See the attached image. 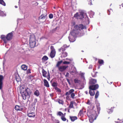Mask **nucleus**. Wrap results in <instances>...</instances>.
<instances>
[{
    "instance_id": "f257e3e1",
    "label": "nucleus",
    "mask_w": 123,
    "mask_h": 123,
    "mask_svg": "<svg viewBox=\"0 0 123 123\" xmlns=\"http://www.w3.org/2000/svg\"><path fill=\"white\" fill-rule=\"evenodd\" d=\"M86 29V27L82 24L75 25L73 30L71 32L68 37L69 40L71 42H73L76 40V34L80 32V31L83 29Z\"/></svg>"
},
{
    "instance_id": "f03ea898",
    "label": "nucleus",
    "mask_w": 123,
    "mask_h": 123,
    "mask_svg": "<svg viewBox=\"0 0 123 123\" xmlns=\"http://www.w3.org/2000/svg\"><path fill=\"white\" fill-rule=\"evenodd\" d=\"M96 107L97 110V113L95 111L91 110L90 111L87 112V115L89 117V121L91 123H92L94 120H95L98 116V114H99L100 110V105L98 103L96 104Z\"/></svg>"
},
{
    "instance_id": "7ed1b4c3",
    "label": "nucleus",
    "mask_w": 123,
    "mask_h": 123,
    "mask_svg": "<svg viewBox=\"0 0 123 123\" xmlns=\"http://www.w3.org/2000/svg\"><path fill=\"white\" fill-rule=\"evenodd\" d=\"M19 91L22 94L23 98L25 100L26 96H30L31 93L30 89L24 85L21 86L20 87Z\"/></svg>"
},
{
    "instance_id": "20e7f679",
    "label": "nucleus",
    "mask_w": 123,
    "mask_h": 123,
    "mask_svg": "<svg viewBox=\"0 0 123 123\" xmlns=\"http://www.w3.org/2000/svg\"><path fill=\"white\" fill-rule=\"evenodd\" d=\"M12 37V32L9 33L6 36L5 35H2L0 37L3 40L4 43H6L7 41L11 40Z\"/></svg>"
},
{
    "instance_id": "39448f33",
    "label": "nucleus",
    "mask_w": 123,
    "mask_h": 123,
    "mask_svg": "<svg viewBox=\"0 0 123 123\" xmlns=\"http://www.w3.org/2000/svg\"><path fill=\"white\" fill-rule=\"evenodd\" d=\"M29 43L30 46L31 48L34 47L36 45L35 38L33 34H31L30 35Z\"/></svg>"
},
{
    "instance_id": "423d86ee",
    "label": "nucleus",
    "mask_w": 123,
    "mask_h": 123,
    "mask_svg": "<svg viewBox=\"0 0 123 123\" xmlns=\"http://www.w3.org/2000/svg\"><path fill=\"white\" fill-rule=\"evenodd\" d=\"M98 84L95 85H92L90 86L89 88V93L91 96H93L95 94L94 90L97 89L98 87Z\"/></svg>"
},
{
    "instance_id": "0eeeda50",
    "label": "nucleus",
    "mask_w": 123,
    "mask_h": 123,
    "mask_svg": "<svg viewBox=\"0 0 123 123\" xmlns=\"http://www.w3.org/2000/svg\"><path fill=\"white\" fill-rule=\"evenodd\" d=\"M85 14L82 12L76 13L74 17L77 19H81L84 18L83 15Z\"/></svg>"
},
{
    "instance_id": "6e6552de",
    "label": "nucleus",
    "mask_w": 123,
    "mask_h": 123,
    "mask_svg": "<svg viewBox=\"0 0 123 123\" xmlns=\"http://www.w3.org/2000/svg\"><path fill=\"white\" fill-rule=\"evenodd\" d=\"M51 52L50 56L51 58L54 57L56 54V51L54 49V46H51L50 47Z\"/></svg>"
},
{
    "instance_id": "1a4fd4ad",
    "label": "nucleus",
    "mask_w": 123,
    "mask_h": 123,
    "mask_svg": "<svg viewBox=\"0 0 123 123\" xmlns=\"http://www.w3.org/2000/svg\"><path fill=\"white\" fill-rule=\"evenodd\" d=\"M27 115L29 117H34L35 116V114L33 112L28 111L27 113Z\"/></svg>"
},
{
    "instance_id": "9d476101",
    "label": "nucleus",
    "mask_w": 123,
    "mask_h": 123,
    "mask_svg": "<svg viewBox=\"0 0 123 123\" xmlns=\"http://www.w3.org/2000/svg\"><path fill=\"white\" fill-rule=\"evenodd\" d=\"M68 67V66H61L59 67L58 69L60 71L62 72L65 70Z\"/></svg>"
},
{
    "instance_id": "9b49d317",
    "label": "nucleus",
    "mask_w": 123,
    "mask_h": 123,
    "mask_svg": "<svg viewBox=\"0 0 123 123\" xmlns=\"http://www.w3.org/2000/svg\"><path fill=\"white\" fill-rule=\"evenodd\" d=\"M67 47V46L66 44H64L60 48L58 49L59 51V52H62V51H64L65 50V48Z\"/></svg>"
},
{
    "instance_id": "f8f14e48",
    "label": "nucleus",
    "mask_w": 123,
    "mask_h": 123,
    "mask_svg": "<svg viewBox=\"0 0 123 123\" xmlns=\"http://www.w3.org/2000/svg\"><path fill=\"white\" fill-rule=\"evenodd\" d=\"M84 73H81L80 74V75L81 76L82 80L84 84L86 83V80L84 76Z\"/></svg>"
},
{
    "instance_id": "ddd939ff",
    "label": "nucleus",
    "mask_w": 123,
    "mask_h": 123,
    "mask_svg": "<svg viewBox=\"0 0 123 123\" xmlns=\"http://www.w3.org/2000/svg\"><path fill=\"white\" fill-rule=\"evenodd\" d=\"M3 77L2 76H0V89H1L2 88L3 84Z\"/></svg>"
},
{
    "instance_id": "4468645a",
    "label": "nucleus",
    "mask_w": 123,
    "mask_h": 123,
    "mask_svg": "<svg viewBox=\"0 0 123 123\" xmlns=\"http://www.w3.org/2000/svg\"><path fill=\"white\" fill-rule=\"evenodd\" d=\"M60 54H62L61 56L62 57H65L68 55V53L67 52L64 51H62V52H60Z\"/></svg>"
},
{
    "instance_id": "2eb2a0df",
    "label": "nucleus",
    "mask_w": 123,
    "mask_h": 123,
    "mask_svg": "<svg viewBox=\"0 0 123 123\" xmlns=\"http://www.w3.org/2000/svg\"><path fill=\"white\" fill-rule=\"evenodd\" d=\"M44 86L47 87H49V83L47 80L45 79H44Z\"/></svg>"
},
{
    "instance_id": "dca6fc26",
    "label": "nucleus",
    "mask_w": 123,
    "mask_h": 123,
    "mask_svg": "<svg viewBox=\"0 0 123 123\" xmlns=\"http://www.w3.org/2000/svg\"><path fill=\"white\" fill-rule=\"evenodd\" d=\"M15 109L17 111H21L22 110V109L21 108V107L18 105H16L15 106Z\"/></svg>"
},
{
    "instance_id": "f3484780",
    "label": "nucleus",
    "mask_w": 123,
    "mask_h": 123,
    "mask_svg": "<svg viewBox=\"0 0 123 123\" xmlns=\"http://www.w3.org/2000/svg\"><path fill=\"white\" fill-rule=\"evenodd\" d=\"M42 73L43 76V77H47V76L46 75V74H47V72L43 69H42Z\"/></svg>"
},
{
    "instance_id": "a211bd4d",
    "label": "nucleus",
    "mask_w": 123,
    "mask_h": 123,
    "mask_svg": "<svg viewBox=\"0 0 123 123\" xmlns=\"http://www.w3.org/2000/svg\"><path fill=\"white\" fill-rule=\"evenodd\" d=\"M90 83L92 84H95L97 82V80L95 79H91L90 81Z\"/></svg>"
},
{
    "instance_id": "6ab92c4d",
    "label": "nucleus",
    "mask_w": 123,
    "mask_h": 123,
    "mask_svg": "<svg viewBox=\"0 0 123 123\" xmlns=\"http://www.w3.org/2000/svg\"><path fill=\"white\" fill-rule=\"evenodd\" d=\"M68 60L67 61H65L63 62V63L64 64H69L70 63V61H71L72 60L71 59L67 58L66 59Z\"/></svg>"
},
{
    "instance_id": "aec40b11",
    "label": "nucleus",
    "mask_w": 123,
    "mask_h": 123,
    "mask_svg": "<svg viewBox=\"0 0 123 123\" xmlns=\"http://www.w3.org/2000/svg\"><path fill=\"white\" fill-rule=\"evenodd\" d=\"M56 102H57L59 104L63 105L64 104V102L63 101L60 99H57L56 100Z\"/></svg>"
},
{
    "instance_id": "412c9836",
    "label": "nucleus",
    "mask_w": 123,
    "mask_h": 123,
    "mask_svg": "<svg viewBox=\"0 0 123 123\" xmlns=\"http://www.w3.org/2000/svg\"><path fill=\"white\" fill-rule=\"evenodd\" d=\"M21 69L24 70H26L27 69V66L25 65H23L21 67Z\"/></svg>"
},
{
    "instance_id": "4be33fe9",
    "label": "nucleus",
    "mask_w": 123,
    "mask_h": 123,
    "mask_svg": "<svg viewBox=\"0 0 123 123\" xmlns=\"http://www.w3.org/2000/svg\"><path fill=\"white\" fill-rule=\"evenodd\" d=\"M34 94L37 96H38L40 94L39 91L38 90H36L34 92Z\"/></svg>"
},
{
    "instance_id": "5701e85b",
    "label": "nucleus",
    "mask_w": 123,
    "mask_h": 123,
    "mask_svg": "<svg viewBox=\"0 0 123 123\" xmlns=\"http://www.w3.org/2000/svg\"><path fill=\"white\" fill-rule=\"evenodd\" d=\"M70 118L71 121H74L77 119V117H70Z\"/></svg>"
},
{
    "instance_id": "b1692460",
    "label": "nucleus",
    "mask_w": 123,
    "mask_h": 123,
    "mask_svg": "<svg viewBox=\"0 0 123 123\" xmlns=\"http://www.w3.org/2000/svg\"><path fill=\"white\" fill-rule=\"evenodd\" d=\"M113 108H111V109H107V112L108 113H111L113 111Z\"/></svg>"
},
{
    "instance_id": "393cba45",
    "label": "nucleus",
    "mask_w": 123,
    "mask_h": 123,
    "mask_svg": "<svg viewBox=\"0 0 123 123\" xmlns=\"http://www.w3.org/2000/svg\"><path fill=\"white\" fill-rule=\"evenodd\" d=\"M83 110H80L78 114V116H79L82 117L83 116Z\"/></svg>"
},
{
    "instance_id": "a878e982",
    "label": "nucleus",
    "mask_w": 123,
    "mask_h": 123,
    "mask_svg": "<svg viewBox=\"0 0 123 123\" xmlns=\"http://www.w3.org/2000/svg\"><path fill=\"white\" fill-rule=\"evenodd\" d=\"M57 115L60 116L61 117H62L64 115V114L61 111L58 112L57 114Z\"/></svg>"
},
{
    "instance_id": "bb28decb",
    "label": "nucleus",
    "mask_w": 123,
    "mask_h": 123,
    "mask_svg": "<svg viewBox=\"0 0 123 123\" xmlns=\"http://www.w3.org/2000/svg\"><path fill=\"white\" fill-rule=\"evenodd\" d=\"M48 59V57L47 56L45 55L42 58V60L45 61L47 60Z\"/></svg>"
},
{
    "instance_id": "cd10ccee",
    "label": "nucleus",
    "mask_w": 123,
    "mask_h": 123,
    "mask_svg": "<svg viewBox=\"0 0 123 123\" xmlns=\"http://www.w3.org/2000/svg\"><path fill=\"white\" fill-rule=\"evenodd\" d=\"M0 4L4 6H6V4L3 0H0Z\"/></svg>"
},
{
    "instance_id": "c85d7f7f",
    "label": "nucleus",
    "mask_w": 123,
    "mask_h": 123,
    "mask_svg": "<svg viewBox=\"0 0 123 123\" xmlns=\"http://www.w3.org/2000/svg\"><path fill=\"white\" fill-rule=\"evenodd\" d=\"M74 82L76 83H79L80 82V80H78L77 79H74Z\"/></svg>"
},
{
    "instance_id": "c756f323",
    "label": "nucleus",
    "mask_w": 123,
    "mask_h": 123,
    "mask_svg": "<svg viewBox=\"0 0 123 123\" xmlns=\"http://www.w3.org/2000/svg\"><path fill=\"white\" fill-rule=\"evenodd\" d=\"M98 63L101 65L102 64H103L104 61L102 60H99L98 61Z\"/></svg>"
},
{
    "instance_id": "7c9ffc66",
    "label": "nucleus",
    "mask_w": 123,
    "mask_h": 123,
    "mask_svg": "<svg viewBox=\"0 0 123 123\" xmlns=\"http://www.w3.org/2000/svg\"><path fill=\"white\" fill-rule=\"evenodd\" d=\"M99 95V92L98 91H97L95 96V98H97Z\"/></svg>"
},
{
    "instance_id": "2f4dec72",
    "label": "nucleus",
    "mask_w": 123,
    "mask_h": 123,
    "mask_svg": "<svg viewBox=\"0 0 123 123\" xmlns=\"http://www.w3.org/2000/svg\"><path fill=\"white\" fill-rule=\"evenodd\" d=\"M117 120V121H115V122L116 123H122L123 122L122 120H120L119 119H118Z\"/></svg>"
},
{
    "instance_id": "473e14b6",
    "label": "nucleus",
    "mask_w": 123,
    "mask_h": 123,
    "mask_svg": "<svg viewBox=\"0 0 123 123\" xmlns=\"http://www.w3.org/2000/svg\"><path fill=\"white\" fill-rule=\"evenodd\" d=\"M73 103L72 102H70V104L69 106V107L70 108H73Z\"/></svg>"
},
{
    "instance_id": "72a5a7b5",
    "label": "nucleus",
    "mask_w": 123,
    "mask_h": 123,
    "mask_svg": "<svg viewBox=\"0 0 123 123\" xmlns=\"http://www.w3.org/2000/svg\"><path fill=\"white\" fill-rule=\"evenodd\" d=\"M57 85V83L56 82H53L52 84V86L53 87L56 86Z\"/></svg>"
},
{
    "instance_id": "f704fd0d",
    "label": "nucleus",
    "mask_w": 123,
    "mask_h": 123,
    "mask_svg": "<svg viewBox=\"0 0 123 123\" xmlns=\"http://www.w3.org/2000/svg\"><path fill=\"white\" fill-rule=\"evenodd\" d=\"M61 118L62 120L63 121H65L66 120V119L64 115L63 116H62V117H61Z\"/></svg>"
},
{
    "instance_id": "c9c22d12",
    "label": "nucleus",
    "mask_w": 123,
    "mask_h": 123,
    "mask_svg": "<svg viewBox=\"0 0 123 123\" xmlns=\"http://www.w3.org/2000/svg\"><path fill=\"white\" fill-rule=\"evenodd\" d=\"M62 62V61L58 62L56 65V67H58L59 68V65L61 64Z\"/></svg>"
},
{
    "instance_id": "e433bc0d",
    "label": "nucleus",
    "mask_w": 123,
    "mask_h": 123,
    "mask_svg": "<svg viewBox=\"0 0 123 123\" xmlns=\"http://www.w3.org/2000/svg\"><path fill=\"white\" fill-rule=\"evenodd\" d=\"M4 15L5 16V14L4 13V12H3L0 10V16H4Z\"/></svg>"
},
{
    "instance_id": "4c0bfd02",
    "label": "nucleus",
    "mask_w": 123,
    "mask_h": 123,
    "mask_svg": "<svg viewBox=\"0 0 123 123\" xmlns=\"http://www.w3.org/2000/svg\"><path fill=\"white\" fill-rule=\"evenodd\" d=\"M45 15H44L43 14H42L40 16V18L41 19H44L45 18Z\"/></svg>"
},
{
    "instance_id": "58836bf2",
    "label": "nucleus",
    "mask_w": 123,
    "mask_h": 123,
    "mask_svg": "<svg viewBox=\"0 0 123 123\" xmlns=\"http://www.w3.org/2000/svg\"><path fill=\"white\" fill-rule=\"evenodd\" d=\"M37 101V99L36 98H35L34 100V102L33 103V104L34 105H35L36 104V103Z\"/></svg>"
},
{
    "instance_id": "ea45409f",
    "label": "nucleus",
    "mask_w": 123,
    "mask_h": 123,
    "mask_svg": "<svg viewBox=\"0 0 123 123\" xmlns=\"http://www.w3.org/2000/svg\"><path fill=\"white\" fill-rule=\"evenodd\" d=\"M71 96L72 98H74V97L75 96V93H72L71 94Z\"/></svg>"
},
{
    "instance_id": "a19ab883",
    "label": "nucleus",
    "mask_w": 123,
    "mask_h": 123,
    "mask_svg": "<svg viewBox=\"0 0 123 123\" xmlns=\"http://www.w3.org/2000/svg\"><path fill=\"white\" fill-rule=\"evenodd\" d=\"M69 91L70 94H71L72 93H73V92L74 91V90L73 89H71Z\"/></svg>"
},
{
    "instance_id": "79ce46f5",
    "label": "nucleus",
    "mask_w": 123,
    "mask_h": 123,
    "mask_svg": "<svg viewBox=\"0 0 123 123\" xmlns=\"http://www.w3.org/2000/svg\"><path fill=\"white\" fill-rule=\"evenodd\" d=\"M53 15L52 14H50L49 15V17L50 18H52L53 17Z\"/></svg>"
},
{
    "instance_id": "37998d69",
    "label": "nucleus",
    "mask_w": 123,
    "mask_h": 123,
    "mask_svg": "<svg viewBox=\"0 0 123 123\" xmlns=\"http://www.w3.org/2000/svg\"><path fill=\"white\" fill-rule=\"evenodd\" d=\"M55 89L58 92H61V90L57 87H55Z\"/></svg>"
},
{
    "instance_id": "c03bdc74",
    "label": "nucleus",
    "mask_w": 123,
    "mask_h": 123,
    "mask_svg": "<svg viewBox=\"0 0 123 123\" xmlns=\"http://www.w3.org/2000/svg\"><path fill=\"white\" fill-rule=\"evenodd\" d=\"M47 79L48 80H50V75H49V74L48 72V76H47Z\"/></svg>"
},
{
    "instance_id": "a18cd8bd",
    "label": "nucleus",
    "mask_w": 123,
    "mask_h": 123,
    "mask_svg": "<svg viewBox=\"0 0 123 123\" xmlns=\"http://www.w3.org/2000/svg\"><path fill=\"white\" fill-rule=\"evenodd\" d=\"M27 74L31 73V70L28 69L27 71Z\"/></svg>"
},
{
    "instance_id": "49530a36",
    "label": "nucleus",
    "mask_w": 123,
    "mask_h": 123,
    "mask_svg": "<svg viewBox=\"0 0 123 123\" xmlns=\"http://www.w3.org/2000/svg\"><path fill=\"white\" fill-rule=\"evenodd\" d=\"M69 75V73L68 72H67L66 73V74L65 75V77L66 78H68V77Z\"/></svg>"
},
{
    "instance_id": "de8ad7c7",
    "label": "nucleus",
    "mask_w": 123,
    "mask_h": 123,
    "mask_svg": "<svg viewBox=\"0 0 123 123\" xmlns=\"http://www.w3.org/2000/svg\"><path fill=\"white\" fill-rule=\"evenodd\" d=\"M112 11V10H111V9L110 10H108V11H107V12H108V15H110V12H111V11Z\"/></svg>"
},
{
    "instance_id": "09e8293b",
    "label": "nucleus",
    "mask_w": 123,
    "mask_h": 123,
    "mask_svg": "<svg viewBox=\"0 0 123 123\" xmlns=\"http://www.w3.org/2000/svg\"><path fill=\"white\" fill-rule=\"evenodd\" d=\"M86 104H88V105H90V100H87V101L86 103Z\"/></svg>"
},
{
    "instance_id": "8fccbe9b",
    "label": "nucleus",
    "mask_w": 123,
    "mask_h": 123,
    "mask_svg": "<svg viewBox=\"0 0 123 123\" xmlns=\"http://www.w3.org/2000/svg\"><path fill=\"white\" fill-rule=\"evenodd\" d=\"M70 94L69 91L68 92H67L66 93V95H69Z\"/></svg>"
},
{
    "instance_id": "3c124183",
    "label": "nucleus",
    "mask_w": 123,
    "mask_h": 123,
    "mask_svg": "<svg viewBox=\"0 0 123 123\" xmlns=\"http://www.w3.org/2000/svg\"><path fill=\"white\" fill-rule=\"evenodd\" d=\"M38 3L37 2H35L34 4V5L35 6H37L38 5Z\"/></svg>"
},
{
    "instance_id": "603ef678",
    "label": "nucleus",
    "mask_w": 123,
    "mask_h": 123,
    "mask_svg": "<svg viewBox=\"0 0 123 123\" xmlns=\"http://www.w3.org/2000/svg\"><path fill=\"white\" fill-rule=\"evenodd\" d=\"M92 68V66L91 65H90L89 67H88L89 69Z\"/></svg>"
},
{
    "instance_id": "864d4df0",
    "label": "nucleus",
    "mask_w": 123,
    "mask_h": 123,
    "mask_svg": "<svg viewBox=\"0 0 123 123\" xmlns=\"http://www.w3.org/2000/svg\"><path fill=\"white\" fill-rule=\"evenodd\" d=\"M91 13H92V15H94V12H92V11H91Z\"/></svg>"
},
{
    "instance_id": "5fc2aeb1",
    "label": "nucleus",
    "mask_w": 123,
    "mask_h": 123,
    "mask_svg": "<svg viewBox=\"0 0 123 123\" xmlns=\"http://www.w3.org/2000/svg\"><path fill=\"white\" fill-rule=\"evenodd\" d=\"M67 81L68 82L69 84V80L68 79H67Z\"/></svg>"
},
{
    "instance_id": "6e6d98bb",
    "label": "nucleus",
    "mask_w": 123,
    "mask_h": 123,
    "mask_svg": "<svg viewBox=\"0 0 123 123\" xmlns=\"http://www.w3.org/2000/svg\"><path fill=\"white\" fill-rule=\"evenodd\" d=\"M89 4L90 5H91L92 4V2H91L90 1V2L89 3Z\"/></svg>"
},
{
    "instance_id": "4d7b16f0",
    "label": "nucleus",
    "mask_w": 123,
    "mask_h": 123,
    "mask_svg": "<svg viewBox=\"0 0 123 123\" xmlns=\"http://www.w3.org/2000/svg\"><path fill=\"white\" fill-rule=\"evenodd\" d=\"M50 97H52L53 96V94H50Z\"/></svg>"
},
{
    "instance_id": "13d9d810",
    "label": "nucleus",
    "mask_w": 123,
    "mask_h": 123,
    "mask_svg": "<svg viewBox=\"0 0 123 123\" xmlns=\"http://www.w3.org/2000/svg\"><path fill=\"white\" fill-rule=\"evenodd\" d=\"M85 92L86 94H87L88 93V92L87 91H85Z\"/></svg>"
},
{
    "instance_id": "bf43d9fd",
    "label": "nucleus",
    "mask_w": 123,
    "mask_h": 123,
    "mask_svg": "<svg viewBox=\"0 0 123 123\" xmlns=\"http://www.w3.org/2000/svg\"><path fill=\"white\" fill-rule=\"evenodd\" d=\"M15 7L16 8L17 7V6H15Z\"/></svg>"
},
{
    "instance_id": "052dcab7",
    "label": "nucleus",
    "mask_w": 123,
    "mask_h": 123,
    "mask_svg": "<svg viewBox=\"0 0 123 123\" xmlns=\"http://www.w3.org/2000/svg\"><path fill=\"white\" fill-rule=\"evenodd\" d=\"M112 82H110V83H111V84H112Z\"/></svg>"
},
{
    "instance_id": "680f3d73",
    "label": "nucleus",
    "mask_w": 123,
    "mask_h": 123,
    "mask_svg": "<svg viewBox=\"0 0 123 123\" xmlns=\"http://www.w3.org/2000/svg\"><path fill=\"white\" fill-rule=\"evenodd\" d=\"M68 111L69 112V110H68Z\"/></svg>"
},
{
    "instance_id": "e2e57ef3",
    "label": "nucleus",
    "mask_w": 123,
    "mask_h": 123,
    "mask_svg": "<svg viewBox=\"0 0 123 123\" xmlns=\"http://www.w3.org/2000/svg\"><path fill=\"white\" fill-rule=\"evenodd\" d=\"M82 51V52H83V50Z\"/></svg>"
},
{
    "instance_id": "0e129e2a",
    "label": "nucleus",
    "mask_w": 123,
    "mask_h": 123,
    "mask_svg": "<svg viewBox=\"0 0 123 123\" xmlns=\"http://www.w3.org/2000/svg\"><path fill=\"white\" fill-rule=\"evenodd\" d=\"M68 120H67V122H68Z\"/></svg>"
},
{
    "instance_id": "69168bd1",
    "label": "nucleus",
    "mask_w": 123,
    "mask_h": 123,
    "mask_svg": "<svg viewBox=\"0 0 123 123\" xmlns=\"http://www.w3.org/2000/svg\"><path fill=\"white\" fill-rule=\"evenodd\" d=\"M123 7V6H122Z\"/></svg>"
}]
</instances>
